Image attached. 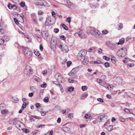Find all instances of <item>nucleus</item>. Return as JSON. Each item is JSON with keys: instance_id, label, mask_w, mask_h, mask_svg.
Returning a JSON list of instances; mask_svg holds the SVG:
<instances>
[{"instance_id": "nucleus-1", "label": "nucleus", "mask_w": 135, "mask_h": 135, "mask_svg": "<svg viewBox=\"0 0 135 135\" xmlns=\"http://www.w3.org/2000/svg\"><path fill=\"white\" fill-rule=\"evenodd\" d=\"M57 46L64 53H67L69 51L68 46L64 43L60 41H58L57 43Z\"/></svg>"}, {"instance_id": "nucleus-2", "label": "nucleus", "mask_w": 135, "mask_h": 135, "mask_svg": "<svg viewBox=\"0 0 135 135\" xmlns=\"http://www.w3.org/2000/svg\"><path fill=\"white\" fill-rule=\"evenodd\" d=\"M90 32L95 38H99L102 37L101 33L99 30L93 28H91L90 29Z\"/></svg>"}, {"instance_id": "nucleus-3", "label": "nucleus", "mask_w": 135, "mask_h": 135, "mask_svg": "<svg viewBox=\"0 0 135 135\" xmlns=\"http://www.w3.org/2000/svg\"><path fill=\"white\" fill-rule=\"evenodd\" d=\"M127 50L126 48H122L117 52V55L120 57H123L126 54Z\"/></svg>"}, {"instance_id": "nucleus-4", "label": "nucleus", "mask_w": 135, "mask_h": 135, "mask_svg": "<svg viewBox=\"0 0 135 135\" xmlns=\"http://www.w3.org/2000/svg\"><path fill=\"white\" fill-rule=\"evenodd\" d=\"M57 42L55 38H51V47L52 50L54 51L56 49V45H57Z\"/></svg>"}, {"instance_id": "nucleus-5", "label": "nucleus", "mask_w": 135, "mask_h": 135, "mask_svg": "<svg viewBox=\"0 0 135 135\" xmlns=\"http://www.w3.org/2000/svg\"><path fill=\"white\" fill-rule=\"evenodd\" d=\"M24 72L27 76H30L32 74L33 70L30 67L28 66L25 69Z\"/></svg>"}, {"instance_id": "nucleus-6", "label": "nucleus", "mask_w": 135, "mask_h": 135, "mask_svg": "<svg viewBox=\"0 0 135 135\" xmlns=\"http://www.w3.org/2000/svg\"><path fill=\"white\" fill-rule=\"evenodd\" d=\"M86 54V51L84 50H80L77 55V58L78 60H81L83 57L85 56Z\"/></svg>"}, {"instance_id": "nucleus-7", "label": "nucleus", "mask_w": 135, "mask_h": 135, "mask_svg": "<svg viewBox=\"0 0 135 135\" xmlns=\"http://www.w3.org/2000/svg\"><path fill=\"white\" fill-rule=\"evenodd\" d=\"M55 20H52L51 17H48L45 22L46 26L51 25L54 24L55 22Z\"/></svg>"}, {"instance_id": "nucleus-8", "label": "nucleus", "mask_w": 135, "mask_h": 135, "mask_svg": "<svg viewBox=\"0 0 135 135\" xmlns=\"http://www.w3.org/2000/svg\"><path fill=\"white\" fill-rule=\"evenodd\" d=\"M66 2V5L71 8L73 9L76 7V5L69 1H67Z\"/></svg>"}, {"instance_id": "nucleus-9", "label": "nucleus", "mask_w": 135, "mask_h": 135, "mask_svg": "<svg viewBox=\"0 0 135 135\" xmlns=\"http://www.w3.org/2000/svg\"><path fill=\"white\" fill-rule=\"evenodd\" d=\"M55 79L61 83H63L65 81V79L61 75H56L55 76Z\"/></svg>"}, {"instance_id": "nucleus-10", "label": "nucleus", "mask_w": 135, "mask_h": 135, "mask_svg": "<svg viewBox=\"0 0 135 135\" xmlns=\"http://www.w3.org/2000/svg\"><path fill=\"white\" fill-rule=\"evenodd\" d=\"M42 36L44 39H46L49 36V35L47 31H42Z\"/></svg>"}, {"instance_id": "nucleus-11", "label": "nucleus", "mask_w": 135, "mask_h": 135, "mask_svg": "<svg viewBox=\"0 0 135 135\" xmlns=\"http://www.w3.org/2000/svg\"><path fill=\"white\" fill-rule=\"evenodd\" d=\"M78 71V68H76L73 69L71 71L69 74L71 76L75 74Z\"/></svg>"}, {"instance_id": "nucleus-12", "label": "nucleus", "mask_w": 135, "mask_h": 135, "mask_svg": "<svg viewBox=\"0 0 135 135\" xmlns=\"http://www.w3.org/2000/svg\"><path fill=\"white\" fill-rule=\"evenodd\" d=\"M62 129L66 132L68 133H70L71 132V129L66 127H63L61 128Z\"/></svg>"}, {"instance_id": "nucleus-13", "label": "nucleus", "mask_w": 135, "mask_h": 135, "mask_svg": "<svg viewBox=\"0 0 135 135\" xmlns=\"http://www.w3.org/2000/svg\"><path fill=\"white\" fill-rule=\"evenodd\" d=\"M8 8L10 9H13V10H16L17 8V7L15 4H12L9 3L8 5Z\"/></svg>"}, {"instance_id": "nucleus-14", "label": "nucleus", "mask_w": 135, "mask_h": 135, "mask_svg": "<svg viewBox=\"0 0 135 135\" xmlns=\"http://www.w3.org/2000/svg\"><path fill=\"white\" fill-rule=\"evenodd\" d=\"M18 121L16 119H14L9 120V123L11 124H17Z\"/></svg>"}, {"instance_id": "nucleus-15", "label": "nucleus", "mask_w": 135, "mask_h": 135, "mask_svg": "<svg viewBox=\"0 0 135 135\" xmlns=\"http://www.w3.org/2000/svg\"><path fill=\"white\" fill-rule=\"evenodd\" d=\"M124 42V39L122 38L119 40V41L117 43V44L118 45H121L123 44Z\"/></svg>"}, {"instance_id": "nucleus-16", "label": "nucleus", "mask_w": 135, "mask_h": 135, "mask_svg": "<svg viewBox=\"0 0 135 135\" xmlns=\"http://www.w3.org/2000/svg\"><path fill=\"white\" fill-rule=\"evenodd\" d=\"M107 129L108 132H110L113 131V127L112 125L108 126L107 127Z\"/></svg>"}, {"instance_id": "nucleus-17", "label": "nucleus", "mask_w": 135, "mask_h": 135, "mask_svg": "<svg viewBox=\"0 0 135 135\" xmlns=\"http://www.w3.org/2000/svg\"><path fill=\"white\" fill-rule=\"evenodd\" d=\"M128 118L131 119L135 116V114L133 113V112H131L129 113L128 114Z\"/></svg>"}, {"instance_id": "nucleus-18", "label": "nucleus", "mask_w": 135, "mask_h": 135, "mask_svg": "<svg viewBox=\"0 0 135 135\" xmlns=\"http://www.w3.org/2000/svg\"><path fill=\"white\" fill-rule=\"evenodd\" d=\"M111 60L113 64H115L117 61V60L115 57L114 56H112L111 58Z\"/></svg>"}, {"instance_id": "nucleus-19", "label": "nucleus", "mask_w": 135, "mask_h": 135, "mask_svg": "<svg viewBox=\"0 0 135 135\" xmlns=\"http://www.w3.org/2000/svg\"><path fill=\"white\" fill-rule=\"evenodd\" d=\"M20 129V130H22L23 132H24L25 133H28L30 132L29 130L27 129L24 128H21Z\"/></svg>"}, {"instance_id": "nucleus-20", "label": "nucleus", "mask_w": 135, "mask_h": 135, "mask_svg": "<svg viewBox=\"0 0 135 135\" xmlns=\"http://www.w3.org/2000/svg\"><path fill=\"white\" fill-rule=\"evenodd\" d=\"M134 66V64L133 63L128 64L126 65V67L128 68H129Z\"/></svg>"}, {"instance_id": "nucleus-21", "label": "nucleus", "mask_w": 135, "mask_h": 135, "mask_svg": "<svg viewBox=\"0 0 135 135\" xmlns=\"http://www.w3.org/2000/svg\"><path fill=\"white\" fill-rule=\"evenodd\" d=\"M6 108V105L3 103L1 104L0 105V110H1L4 109Z\"/></svg>"}, {"instance_id": "nucleus-22", "label": "nucleus", "mask_w": 135, "mask_h": 135, "mask_svg": "<svg viewBox=\"0 0 135 135\" xmlns=\"http://www.w3.org/2000/svg\"><path fill=\"white\" fill-rule=\"evenodd\" d=\"M130 60L129 58L125 57L123 60V61L124 63H126L129 62Z\"/></svg>"}, {"instance_id": "nucleus-23", "label": "nucleus", "mask_w": 135, "mask_h": 135, "mask_svg": "<svg viewBox=\"0 0 135 135\" xmlns=\"http://www.w3.org/2000/svg\"><path fill=\"white\" fill-rule=\"evenodd\" d=\"M33 79L35 81L38 82H39L40 81V79L39 77L36 76L33 77Z\"/></svg>"}, {"instance_id": "nucleus-24", "label": "nucleus", "mask_w": 135, "mask_h": 135, "mask_svg": "<svg viewBox=\"0 0 135 135\" xmlns=\"http://www.w3.org/2000/svg\"><path fill=\"white\" fill-rule=\"evenodd\" d=\"M84 117L86 119H90L91 118V115L90 113H86L85 114Z\"/></svg>"}, {"instance_id": "nucleus-25", "label": "nucleus", "mask_w": 135, "mask_h": 135, "mask_svg": "<svg viewBox=\"0 0 135 135\" xmlns=\"http://www.w3.org/2000/svg\"><path fill=\"white\" fill-rule=\"evenodd\" d=\"M34 53L35 55L37 56H38L40 55V54L39 53L37 49H35L34 50Z\"/></svg>"}, {"instance_id": "nucleus-26", "label": "nucleus", "mask_w": 135, "mask_h": 135, "mask_svg": "<svg viewBox=\"0 0 135 135\" xmlns=\"http://www.w3.org/2000/svg\"><path fill=\"white\" fill-rule=\"evenodd\" d=\"M89 61L87 59H84L83 61V63L84 65H86L88 64Z\"/></svg>"}, {"instance_id": "nucleus-27", "label": "nucleus", "mask_w": 135, "mask_h": 135, "mask_svg": "<svg viewBox=\"0 0 135 135\" xmlns=\"http://www.w3.org/2000/svg\"><path fill=\"white\" fill-rule=\"evenodd\" d=\"M1 114H6L8 112V110L6 109L1 110Z\"/></svg>"}, {"instance_id": "nucleus-28", "label": "nucleus", "mask_w": 135, "mask_h": 135, "mask_svg": "<svg viewBox=\"0 0 135 135\" xmlns=\"http://www.w3.org/2000/svg\"><path fill=\"white\" fill-rule=\"evenodd\" d=\"M25 54L26 56L31 57L32 55L31 52L29 51H26V52L25 53Z\"/></svg>"}, {"instance_id": "nucleus-29", "label": "nucleus", "mask_w": 135, "mask_h": 135, "mask_svg": "<svg viewBox=\"0 0 135 135\" xmlns=\"http://www.w3.org/2000/svg\"><path fill=\"white\" fill-rule=\"evenodd\" d=\"M81 90L83 91H86L88 87L86 86H82L81 87Z\"/></svg>"}, {"instance_id": "nucleus-30", "label": "nucleus", "mask_w": 135, "mask_h": 135, "mask_svg": "<svg viewBox=\"0 0 135 135\" xmlns=\"http://www.w3.org/2000/svg\"><path fill=\"white\" fill-rule=\"evenodd\" d=\"M107 88L108 90L111 91L113 90V87L112 85H109L107 86Z\"/></svg>"}, {"instance_id": "nucleus-31", "label": "nucleus", "mask_w": 135, "mask_h": 135, "mask_svg": "<svg viewBox=\"0 0 135 135\" xmlns=\"http://www.w3.org/2000/svg\"><path fill=\"white\" fill-rule=\"evenodd\" d=\"M88 95V94L87 93H85L82 94L81 97L82 99L85 98Z\"/></svg>"}, {"instance_id": "nucleus-32", "label": "nucleus", "mask_w": 135, "mask_h": 135, "mask_svg": "<svg viewBox=\"0 0 135 135\" xmlns=\"http://www.w3.org/2000/svg\"><path fill=\"white\" fill-rule=\"evenodd\" d=\"M32 134L33 135H39L40 133L37 130L33 132L32 133Z\"/></svg>"}, {"instance_id": "nucleus-33", "label": "nucleus", "mask_w": 135, "mask_h": 135, "mask_svg": "<svg viewBox=\"0 0 135 135\" xmlns=\"http://www.w3.org/2000/svg\"><path fill=\"white\" fill-rule=\"evenodd\" d=\"M102 34L103 35H105L108 34L109 33L108 31L106 30H103L102 31Z\"/></svg>"}, {"instance_id": "nucleus-34", "label": "nucleus", "mask_w": 135, "mask_h": 135, "mask_svg": "<svg viewBox=\"0 0 135 135\" xmlns=\"http://www.w3.org/2000/svg\"><path fill=\"white\" fill-rule=\"evenodd\" d=\"M124 111L126 113L128 114L131 112L129 109L127 108H125L124 109Z\"/></svg>"}, {"instance_id": "nucleus-35", "label": "nucleus", "mask_w": 135, "mask_h": 135, "mask_svg": "<svg viewBox=\"0 0 135 135\" xmlns=\"http://www.w3.org/2000/svg\"><path fill=\"white\" fill-rule=\"evenodd\" d=\"M41 2L42 3V4H41L40 5L42 6H45V4H47V3L44 0H42L41 1Z\"/></svg>"}, {"instance_id": "nucleus-36", "label": "nucleus", "mask_w": 135, "mask_h": 135, "mask_svg": "<svg viewBox=\"0 0 135 135\" xmlns=\"http://www.w3.org/2000/svg\"><path fill=\"white\" fill-rule=\"evenodd\" d=\"M103 59L107 61H109L110 60V59L109 57L106 56H104L103 57Z\"/></svg>"}, {"instance_id": "nucleus-37", "label": "nucleus", "mask_w": 135, "mask_h": 135, "mask_svg": "<svg viewBox=\"0 0 135 135\" xmlns=\"http://www.w3.org/2000/svg\"><path fill=\"white\" fill-rule=\"evenodd\" d=\"M47 84L45 83H44L43 84L40 85V86L42 88H45Z\"/></svg>"}, {"instance_id": "nucleus-38", "label": "nucleus", "mask_w": 135, "mask_h": 135, "mask_svg": "<svg viewBox=\"0 0 135 135\" xmlns=\"http://www.w3.org/2000/svg\"><path fill=\"white\" fill-rule=\"evenodd\" d=\"M74 90V88L72 87H69L68 88V91L70 92L73 91Z\"/></svg>"}, {"instance_id": "nucleus-39", "label": "nucleus", "mask_w": 135, "mask_h": 135, "mask_svg": "<svg viewBox=\"0 0 135 135\" xmlns=\"http://www.w3.org/2000/svg\"><path fill=\"white\" fill-rule=\"evenodd\" d=\"M86 125V124H81L80 125V128H83L85 127Z\"/></svg>"}, {"instance_id": "nucleus-40", "label": "nucleus", "mask_w": 135, "mask_h": 135, "mask_svg": "<svg viewBox=\"0 0 135 135\" xmlns=\"http://www.w3.org/2000/svg\"><path fill=\"white\" fill-rule=\"evenodd\" d=\"M20 5L22 7H23L25 5V2H22L20 3Z\"/></svg>"}, {"instance_id": "nucleus-41", "label": "nucleus", "mask_w": 135, "mask_h": 135, "mask_svg": "<svg viewBox=\"0 0 135 135\" xmlns=\"http://www.w3.org/2000/svg\"><path fill=\"white\" fill-rule=\"evenodd\" d=\"M119 120L120 121L122 122H124L125 121L124 118L122 117H120L119 118Z\"/></svg>"}, {"instance_id": "nucleus-42", "label": "nucleus", "mask_w": 135, "mask_h": 135, "mask_svg": "<svg viewBox=\"0 0 135 135\" xmlns=\"http://www.w3.org/2000/svg\"><path fill=\"white\" fill-rule=\"evenodd\" d=\"M104 66L106 68H108L110 66V64L108 62H106L105 63Z\"/></svg>"}, {"instance_id": "nucleus-43", "label": "nucleus", "mask_w": 135, "mask_h": 135, "mask_svg": "<svg viewBox=\"0 0 135 135\" xmlns=\"http://www.w3.org/2000/svg\"><path fill=\"white\" fill-rule=\"evenodd\" d=\"M5 41H7V40L6 39L4 40V39H0V45L3 44Z\"/></svg>"}, {"instance_id": "nucleus-44", "label": "nucleus", "mask_w": 135, "mask_h": 135, "mask_svg": "<svg viewBox=\"0 0 135 135\" xmlns=\"http://www.w3.org/2000/svg\"><path fill=\"white\" fill-rule=\"evenodd\" d=\"M102 63V61L100 60H97L94 61V64H99Z\"/></svg>"}, {"instance_id": "nucleus-45", "label": "nucleus", "mask_w": 135, "mask_h": 135, "mask_svg": "<svg viewBox=\"0 0 135 135\" xmlns=\"http://www.w3.org/2000/svg\"><path fill=\"white\" fill-rule=\"evenodd\" d=\"M71 20L70 17H68L66 19V21L67 22L70 23Z\"/></svg>"}, {"instance_id": "nucleus-46", "label": "nucleus", "mask_w": 135, "mask_h": 135, "mask_svg": "<svg viewBox=\"0 0 135 135\" xmlns=\"http://www.w3.org/2000/svg\"><path fill=\"white\" fill-rule=\"evenodd\" d=\"M22 101L23 103L25 102V103H28V104H29L28 100L25 98H23L22 99Z\"/></svg>"}, {"instance_id": "nucleus-47", "label": "nucleus", "mask_w": 135, "mask_h": 135, "mask_svg": "<svg viewBox=\"0 0 135 135\" xmlns=\"http://www.w3.org/2000/svg\"><path fill=\"white\" fill-rule=\"evenodd\" d=\"M14 21L15 22L16 24L17 25H18L19 23V22H20V21H19L17 19H16L15 18L14 19Z\"/></svg>"}, {"instance_id": "nucleus-48", "label": "nucleus", "mask_w": 135, "mask_h": 135, "mask_svg": "<svg viewBox=\"0 0 135 135\" xmlns=\"http://www.w3.org/2000/svg\"><path fill=\"white\" fill-rule=\"evenodd\" d=\"M72 62L71 61H68L66 63L68 67H69L71 64Z\"/></svg>"}, {"instance_id": "nucleus-49", "label": "nucleus", "mask_w": 135, "mask_h": 135, "mask_svg": "<svg viewBox=\"0 0 135 135\" xmlns=\"http://www.w3.org/2000/svg\"><path fill=\"white\" fill-rule=\"evenodd\" d=\"M97 100L99 102H103L104 100H103L102 99V98H98L97 99Z\"/></svg>"}, {"instance_id": "nucleus-50", "label": "nucleus", "mask_w": 135, "mask_h": 135, "mask_svg": "<svg viewBox=\"0 0 135 135\" xmlns=\"http://www.w3.org/2000/svg\"><path fill=\"white\" fill-rule=\"evenodd\" d=\"M62 26L65 30H68V27L66 26L64 24H62Z\"/></svg>"}, {"instance_id": "nucleus-51", "label": "nucleus", "mask_w": 135, "mask_h": 135, "mask_svg": "<svg viewBox=\"0 0 135 135\" xmlns=\"http://www.w3.org/2000/svg\"><path fill=\"white\" fill-rule=\"evenodd\" d=\"M28 103H25V102L23 103L22 106V108L23 109L25 108L26 107V105Z\"/></svg>"}, {"instance_id": "nucleus-52", "label": "nucleus", "mask_w": 135, "mask_h": 135, "mask_svg": "<svg viewBox=\"0 0 135 135\" xmlns=\"http://www.w3.org/2000/svg\"><path fill=\"white\" fill-rule=\"evenodd\" d=\"M60 38L61 40L64 41L66 39L65 36L63 35H62L60 37Z\"/></svg>"}, {"instance_id": "nucleus-53", "label": "nucleus", "mask_w": 135, "mask_h": 135, "mask_svg": "<svg viewBox=\"0 0 135 135\" xmlns=\"http://www.w3.org/2000/svg\"><path fill=\"white\" fill-rule=\"evenodd\" d=\"M33 20L34 22L36 23H37L38 22V21H39L38 17H35V18L33 19Z\"/></svg>"}, {"instance_id": "nucleus-54", "label": "nucleus", "mask_w": 135, "mask_h": 135, "mask_svg": "<svg viewBox=\"0 0 135 135\" xmlns=\"http://www.w3.org/2000/svg\"><path fill=\"white\" fill-rule=\"evenodd\" d=\"M49 98L47 97H45L44 100V101L45 102H47L48 101Z\"/></svg>"}, {"instance_id": "nucleus-55", "label": "nucleus", "mask_w": 135, "mask_h": 135, "mask_svg": "<svg viewBox=\"0 0 135 135\" xmlns=\"http://www.w3.org/2000/svg\"><path fill=\"white\" fill-rule=\"evenodd\" d=\"M52 15L54 17H55L57 16L56 14L54 11L52 12Z\"/></svg>"}, {"instance_id": "nucleus-56", "label": "nucleus", "mask_w": 135, "mask_h": 135, "mask_svg": "<svg viewBox=\"0 0 135 135\" xmlns=\"http://www.w3.org/2000/svg\"><path fill=\"white\" fill-rule=\"evenodd\" d=\"M123 27V25L120 23H119L118 24V28L119 29H121Z\"/></svg>"}, {"instance_id": "nucleus-57", "label": "nucleus", "mask_w": 135, "mask_h": 135, "mask_svg": "<svg viewBox=\"0 0 135 135\" xmlns=\"http://www.w3.org/2000/svg\"><path fill=\"white\" fill-rule=\"evenodd\" d=\"M61 119L60 118H58L57 120V122L58 123H59L61 122Z\"/></svg>"}, {"instance_id": "nucleus-58", "label": "nucleus", "mask_w": 135, "mask_h": 135, "mask_svg": "<svg viewBox=\"0 0 135 135\" xmlns=\"http://www.w3.org/2000/svg\"><path fill=\"white\" fill-rule=\"evenodd\" d=\"M68 80L69 82L71 83H73L74 82V80L72 79H69Z\"/></svg>"}, {"instance_id": "nucleus-59", "label": "nucleus", "mask_w": 135, "mask_h": 135, "mask_svg": "<svg viewBox=\"0 0 135 135\" xmlns=\"http://www.w3.org/2000/svg\"><path fill=\"white\" fill-rule=\"evenodd\" d=\"M59 30L58 28H55L54 29V32L55 33H58L59 31Z\"/></svg>"}, {"instance_id": "nucleus-60", "label": "nucleus", "mask_w": 135, "mask_h": 135, "mask_svg": "<svg viewBox=\"0 0 135 135\" xmlns=\"http://www.w3.org/2000/svg\"><path fill=\"white\" fill-rule=\"evenodd\" d=\"M34 118L33 117H31L30 118V120L31 122L35 120Z\"/></svg>"}, {"instance_id": "nucleus-61", "label": "nucleus", "mask_w": 135, "mask_h": 135, "mask_svg": "<svg viewBox=\"0 0 135 135\" xmlns=\"http://www.w3.org/2000/svg\"><path fill=\"white\" fill-rule=\"evenodd\" d=\"M42 73L44 75H45L47 73V71L46 70H44L42 71Z\"/></svg>"}, {"instance_id": "nucleus-62", "label": "nucleus", "mask_w": 135, "mask_h": 135, "mask_svg": "<svg viewBox=\"0 0 135 135\" xmlns=\"http://www.w3.org/2000/svg\"><path fill=\"white\" fill-rule=\"evenodd\" d=\"M68 117L71 118L73 117V114L72 113H70L68 115Z\"/></svg>"}, {"instance_id": "nucleus-63", "label": "nucleus", "mask_w": 135, "mask_h": 135, "mask_svg": "<svg viewBox=\"0 0 135 135\" xmlns=\"http://www.w3.org/2000/svg\"><path fill=\"white\" fill-rule=\"evenodd\" d=\"M41 115L42 116H44L46 114V113L45 112H41Z\"/></svg>"}, {"instance_id": "nucleus-64", "label": "nucleus", "mask_w": 135, "mask_h": 135, "mask_svg": "<svg viewBox=\"0 0 135 135\" xmlns=\"http://www.w3.org/2000/svg\"><path fill=\"white\" fill-rule=\"evenodd\" d=\"M53 131L51 130L50 132L48 134L49 135H52L53 134Z\"/></svg>"}]
</instances>
